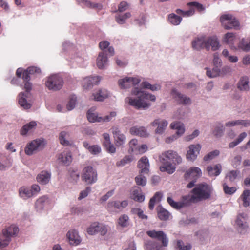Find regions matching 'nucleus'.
<instances>
[{"label": "nucleus", "mask_w": 250, "mask_h": 250, "mask_svg": "<svg viewBox=\"0 0 250 250\" xmlns=\"http://www.w3.org/2000/svg\"><path fill=\"white\" fill-rule=\"evenodd\" d=\"M223 187L224 191L227 194L231 195L236 191V188L235 187H233L229 188L228 186L226 183H224Z\"/></svg>", "instance_id": "57"}, {"label": "nucleus", "mask_w": 250, "mask_h": 250, "mask_svg": "<svg viewBox=\"0 0 250 250\" xmlns=\"http://www.w3.org/2000/svg\"><path fill=\"white\" fill-rule=\"evenodd\" d=\"M58 160H59L63 165L69 166L72 161L71 154L69 151H64L59 154Z\"/></svg>", "instance_id": "23"}, {"label": "nucleus", "mask_w": 250, "mask_h": 250, "mask_svg": "<svg viewBox=\"0 0 250 250\" xmlns=\"http://www.w3.org/2000/svg\"><path fill=\"white\" fill-rule=\"evenodd\" d=\"M131 198L135 201L142 202L145 200V196L139 188L133 189L131 194Z\"/></svg>", "instance_id": "27"}, {"label": "nucleus", "mask_w": 250, "mask_h": 250, "mask_svg": "<svg viewBox=\"0 0 250 250\" xmlns=\"http://www.w3.org/2000/svg\"><path fill=\"white\" fill-rule=\"evenodd\" d=\"M48 202V197L46 196H43L39 198L36 202V207L39 209L43 208L45 204Z\"/></svg>", "instance_id": "45"}, {"label": "nucleus", "mask_w": 250, "mask_h": 250, "mask_svg": "<svg viewBox=\"0 0 250 250\" xmlns=\"http://www.w3.org/2000/svg\"><path fill=\"white\" fill-rule=\"evenodd\" d=\"M192 48L197 50H200L202 49L205 48L207 50H209V45L208 42H206V38L202 36L196 38L192 42Z\"/></svg>", "instance_id": "12"}, {"label": "nucleus", "mask_w": 250, "mask_h": 250, "mask_svg": "<svg viewBox=\"0 0 250 250\" xmlns=\"http://www.w3.org/2000/svg\"><path fill=\"white\" fill-rule=\"evenodd\" d=\"M120 204V202L118 201L109 202L107 204V208L109 210L111 209L112 208L121 210V208Z\"/></svg>", "instance_id": "58"}, {"label": "nucleus", "mask_w": 250, "mask_h": 250, "mask_svg": "<svg viewBox=\"0 0 250 250\" xmlns=\"http://www.w3.org/2000/svg\"><path fill=\"white\" fill-rule=\"evenodd\" d=\"M41 69L37 67H29L26 70H24L22 79L24 81H30V75L39 74L41 73Z\"/></svg>", "instance_id": "22"}, {"label": "nucleus", "mask_w": 250, "mask_h": 250, "mask_svg": "<svg viewBox=\"0 0 250 250\" xmlns=\"http://www.w3.org/2000/svg\"><path fill=\"white\" fill-rule=\"evenodd\" d=\"M146 233L150 237L161 241L163 246H167L168 242V239L163 231L149 230L147 231Z\"/></svg>", "instance_id": "10"}, {"label": "nucleus", "mask_w": 250, "mask_h": 250, "mask_svg": "<svg viewBox=\"0 0 250 250\" xmlns=\"http://www.w3.org/2000/svg\"><path fill=\"white\" fill-rule=\"evenodd\" d=\"M129 152L133 153L134 152V149H136L138 146V141L137 139H133L129 143Z\"/></svg>", "instance_id": "59"}, {"label": "nucleus", "mask_w": 250, "mask_h": 250, "mask_svg": "<svg viewBox=\"0 0 250 250\" xmlns=\"http://www.w3.org/2000/svg\"><path fill=\"white\" fill-rule=\"evenodd\" d=\"M236 40L235 35L233 33H227L224 37L223 41L230 46L233 45Z\"/></svg>", "instance_id": "40"}, {"label": "nucleus", "mask_w": 250, "mask_h": 250, "mask_svg": "<svg viewBox=\"0 0 250 250\" xmlns=\"http://www.w3.org/2000/svg\"><path fill=\"white\" fill-rule=\"evenodd\" d=\"M142 87L146 89H150L152 91H157L160 89V85L159 84L152 85L147 82H144L141 84Z\"/></svg>", "instance_id": "47"}, {"label": "nucleus", "mask_w": 250, "mask_h": 250, "mask_svg": "<svg viewBox=\"0 0 250 250\" xmlns=\"http://www.w3.org/2000/svg\"><path fill=\"white\" fill-rule=\"evenodd\" d=\"M160 161L163 164L160 169L162 172L173 173L175 170V166L182 163V159L177 152L168 150L163 152L160 157Z\"/></svg>", "instance_id": "1"}, {"label": "nucleus", "mask_w": 250, "mask_h": 250, "mask_svg": "<svg viewBox=\"0 0 250 250\" xmlns=\"http://www.w3.org/2000/svg\"><path fill=\"white\" fill-rule=\"evenodd\" d=\"M51 174L47 171H42L38 174L36 179L38 182L42 185H46L51 179Z\"/></svg>", "instance_id": "21"}, {"label": "nucleus", "mask_w": 250, "mask_h": 250, "mask_svg": "<svg viewBox=\"0 0 250 250\" xmlns=\"http://www.w3.org/2000/svg\"><path fill=\"white\" fill-rule=\"evenodd\" d=\"M222 170L221 165L219 164L213 166H209L207 167V171L209 176H217Z\"/></svg>", "instance_id": "24"}, {"label": "nucleus", "mask_w": 250, "mask_h": 250, "mask_svg": "<svg viewBox=\"0 0 250 250\" xmlns=\"http://www.w3.org/2000/svg\"><path fill=\"white\" fill-rule=\"evenodd\" d=\"M107 58L104 52H101L97 59V65L99 69H103L107 64Z\"/></svg>", "instance_id": "25"}, {"label": "nucleus", "mask_w": 250, "mask_h": 250, "mask_svg": "<svg viewBox=\"0 0 250 250\" xmlns=\"http://www.w3.org/2000/svg\"><path fill=\"white\" fill-rule=\"evenodd\" d=\"M191 193V201L197 202L209 198L211 190L207 184H201L194 188L192 190Z\"/></svg>", "instance_id": "4"}, {"label": "nucleus", "mask_w": 250, "mask_h": 250, "mask_svg": "<svg viewBox=\"0 0 250 250\" xmlns=\"http://www.w3.org/2000/svg\"><path fill=\"white\" fill-rule=\"evenodd\" d=\"M240 172L238 170H232L227 173L226 178L228 179L230 182H233L237 177Z\"/></svg>", "instance_id": "49"}, {"label": "nucleus", "mask_w": 250, "mask_h": 250, "mask_svg": "<svg viewBox=\"0 0 250 250\" xmlns=\"http://www.w3.org/2000/svg\"><path fill=\"white\" fill-rule=\"evenodd\" d=\"M82 179L88 184H92L97 180V171L91 166H86L83 170Z\"/></svg>", "instance_id": "6"}, {"label": "nucleus", "mask_w": 250, "mask_h": 250, "mask_svg": "<svg viewBox=\"0 0 250 250\" xmlns=\"http://www.w3.org/2000/svg\"><path fill=\"white\" fill-rule=\"evenodd\" d=\"M157 210L158 217L161 220L166 221L168 219L170 214L167 210L161 206H159Z\"/></svg>", "instance_id": "32"}, {"label": "nucleus", "mask_w": 250, "mask_h": 250, "mask_svg": "<svg viewBox=\"0 0 250 250\" xmlns=\"http://www.w3.org/2000/svg\"><path fill=\"white\" fill-rule=\"evenodd\" d=\"M182 20V18L176 15L174 13H171L168 15L167 21L173 25H178L180 24Z\"/></svg>", "instance_id": "34"}, {"label": "nucleus", "mask_w": 250, "mask_h": 250, "mask_svg": "<svg viewBox=\"0 0 250 250\" xmlns=\"http://www.w3.org/2000/svg\"><path fill=\"white\" fill-rule=\"evenodd\" d=\"M101 147L98 145H92L89 148V152L92 154H97L101 152Z\"/></svg>", "instance_id": "64"}, {"label": "nucleus", "mask_w": 250, "mask_h": 250, "mask_svg": "<svg viewBox=\"0 0 250 250\" xmlns=\"http://www.w3.org/2000/svg\"><path fill=\"white\" fill-rule=\"evenodd\" d=\"M239 47L244 51H248L250 50V41L249 43L242 40L239 44Z\"/></svg>", "instance_id": "61"}, {"label": "nucleus", "mask_w": 250, "mask_h": 250, "mask_svg": "<svg viewBox=\"0 0 250 250\" xmlns=\"http://www.w3.org/2000/svg\"><path fill=\"white\" fill-rule=\"evenodd\" d=\"M162 197V194L160 192H157L150 199L149 202V208L150 210L154 208V205L156 202L161 201Z\"/></svg>", "instance_id": "38"}, {"label": "nucleus", "mask_w": 250, "mask_h": 250, "mask_svg": "<svg viewBox=\"0 0 250 250\" xmlns=\"http://www.w3.org/2000/svg\"><path fill=\"white\" fill-rule=\"evenodd\" d=\"M131 16L130 12H127L124 14H118L115 16L116 22L120 24L125 23L126 19L129 18Z\"/></svg>", "instance_id": "39"}, {"label": "nucleus", "mask_w": 250, "mask_h": 250, "mask_svg": "<svg viewBox=\"0 0 250 250\" xmlns=\"http://www.w3.org/2000/svg\"><path fill=\"white\" fill-rule=\"evenodd\" d=\"M63 84V81L61 77L58 74H53L47 78L45 85L48 89L57 91L61 89Z\"/></svg>", "instance_id": "5"}, {"label": "nucleus", "mask_w": 250, "mask_h": 250, "mask_svg": "<svg viewBox=\"0 0 250 250\" xmlns=\"http://www.w3.org/2000/svg\"><path fill=\"white\" fill-rule=\"evenodd\" d=\"M220 21L226 29L232 28L238 29L240 24L239 21L232 15L225 14L221 16Z\"/></svg>", "instance_id": "7"}, {"label": "nucleus", "mask_w": 250, "mask_h": 250, "mask_svg": "<svg viewBox=\"0 0 250 250\" xmlns=\"http://www.w3.org/2000/svg\"><path fill=\"white\" fill-rule=\"evenodd\" d=\"M132 161L131 156L127 155L125 156L122 160L116 163L117 167H123L125 165L130 163Z\"/></svg>", "instance_id": "50"}, {"label": "nucleus", "mask_w": 250, "mask_h": 250, "mask_svg": "<svg viewBox=\"0 0 250 250\" xmlns=\"http://www.w3.org/2000/svg\"><path fill=\"white\" fill-rule=\"evenodd\" d=\"M167 202L169 205L173 208L178 209L182 208L184 206V203L182 202H178L174 201L171 197H168Z\"/></svg>", "instance_id": "44"}, {"label": "nucleus", "mask_w": 250, "mask_h": 250, "mask_svg": "<svg viewBox=\"0 0 250 250\" xmlns=\"http://www.w3.org/2000/svg\"><path fill=\"white\" fill-rule=\"evenodd\" d=\"M77 98L75 96H72L67 104V109L68 110H71L74 108L76 104Z\"/></svg>", "instance_id": "56"}, {"label": "nucleus", "mask_w": 250, "mask_h": 250, "mask_svg": "<svg viewBox=\"0 0 250 250\" xmlns=\"http://www.w3.org/2000/svg\"><path fill=\"white\" fill-rule=\"evenodd\" d=\"M167 122L164 119H157L152 123L151 125L154 127H156L155 132L157 134H162L166 129L167 125Z\"/></svg>", "instance_id": "14"}, {"label": "nucleus", "mask_w": 250, "mask_h": 250, "mask_svg": "<svg viewBox=\"0 0 250 250\" xmlns=\"http://www.w3.org/2000/svg\"><path fill=\"white\" fill-rule=\"evenodd\" d=\"M112 130L116 145L120 146L125 144L126 137L121 133L119 129L117 127H113Z\"/></svg>", "instance_id": "13"}, {"label": "nucleus", "mask_w": 250, "mask_h": 250, "mask_svg": "<svg viewBox=\"0 0 250 250\" xmlns=\"http://www.w3.org/2000/svg\"><path fill=\"white\" fill-rule=\"evenodd\" d=\"M118 224L122 227H126L129 225V217L126 214L122 215L118 219Z\"/></svg>", "instance_id": "46"}, {"label": "nucleus", "mask_w": 250, "mask_h": 250, "mask_svg": "<svg viewBox=\"0 0 250 250\" xmlns=\"http://www.w3.org/2000/svg\"><path fill=\"white\" fill-rule=\"evenodd\" d=\"M26 97V96L24 93H20L19 94L18 102L21 106L22 107L25 109H28L30 108L31 105L27 102Z\"/></svg>", "instance_id": "33"}, {"label": "nucleus", "mask_w": 250, "mask_h": 250, "mask_svg": "<svg viewBox=\"0 0 250 250\" xmlns=\"http://www.w3.org/2000/svg\"><path fill=\"white\" fill-rule=\"evenodd\" d=\"M117 116V112L115 111H112L109 113L108 115H107L104 117H102L101 118V122H109L115 118Z\"/></svg>", "instance_id": "52"}, {"label": "nucleus", "mask_w": 250, "mask_h": 250, "mask_svg": "<svg viewBox=\"0 0 250 250\" xmlns=\"http://www.w3.org/2000/svg\"><path fill=\"white\" fill-rule=\"evenodd\" d=\"M45 143L43 139H36L28 144L25 148V152L27 155H31L39 148H42Z\"/></svg>", "instance_id": "9"}, {"label": "nucleus", "mask_w": 250, "mask_h": 250, "mask_svg": "<svg viewBox=\"0 0 250 250\" xmlns=\"http://www.w3.org/2000/svg\"><path fill=\"white\" fill-rule=\"evenodd\" d=\"M224 129L222 125H220V126H216L213 132V134L217 136L220 137L222 136L223 133Z\"/></svg>", "instance_id": "63"}, {"label": "nucleus", "mask_w": 250, "mask_h": 250, "mask_svg": "<svg viewBox=\"0 0 250 250\" xmlns=\"http://www.w3.org/2000/svg\"><path fill=\"white\" fill-rule=\"evenodd\" d=\"M99 228V223L94 222L92 223L88 228L87 230V233L90 235H94L98 232Z\"/></svg>", "instance_id": "51"}, {"label": "nucleus", "mask_w": 250, "mask_h": 250, "mask_svg": "<svg viewBox=\"0 0 250 250\" xmlns=\"http://www.w3.org/2000/svg\"><path fill=\"white\" fill-rule=\"evenodd\" d=\"M67 133L64 131L61 132L59 135V140L61 144L64 146H67L69 144V142L65 139V137L66 136Z\"/></svg>", "instance_id": "62"}, {"label": "nucleus", "mask_w": 250, "mask_h": 250, "mask_svg": "<svg viewBox=\"0 0 250 250\" xmlns=\"http://www.w3.org/2000/svg\"><path fill=\"white\" fill-rule=\"evenodd\" d=\"M133 95L138 96L137 98L133 99L127 98L130 105L135 107L137 109H146L148 108L150 104L145 101L146 100H149L154 101L156 99L155 96L140 90L138 88H135L132 91Z\"/></svg>", "instance_id": "2"}, {"label": "nucleus", "mask_w": 250, "mask_h": 250, "mask_svg": "<svg viewBox=\"0 0 250 250\" xmlns=\"http://www.w3.org/2000/svg\"><path fill=\"white\" fill-rule=\"evenodd\" d=\"M95 109L91 108L87 112V118L88 120L91 123L101 122V118L102 117L98 116L97 114L94 113Z\"/></svg>", "instance_id": "30"}, {"label": "nucleus", "mask_w": 250, "mask_h": 250, "mask_svg": "<svg viewBox=\"0 0 250 250\" xmlns=\"http://www.w3.org/2000/svg\"><path fill=\"white\" fill-rule=\"evenodd\" d=\"M215 66L212 69V71H210L206 68L207 75L210 78L216 77L218 76L222 75V72L220 69L218 68V65Z\"/></svg>", "instance_id": "43"}, {"label": "nucleus", "mask_w": 250, "mask_h": 250, "mask_svg": "<svg viewBox=\"0 0 250 250\" xmlns=\"http://www.w3.org/2000/svg\"><path fill=\"white\" fill-rule=\"evenodd\" d=\"M206 42H208L209 45V50L210 47L213 51L217 50L219 47V43L217 38L216 37H210L206 39Z\"/></svg>", "instance_id": "28"}, {"label": "nucleus", "mask_w": 250, "mask_h": 250, "mask_svg": "<svg viewBox=\"0 0 250 250\" xmlns=\"http://www.w3.org/2000/svg\"><path fill=\"white\" fill-rule=\"evenodd\" d=\"M67 238L71 245L77 246L80 243L81 239L78 235V232L75 230H71L67 234Z\"/></svg>", "instance_id": "20"}, {"label": "nucleus", "mask_w": 250, "mask_h": 250, "mask_svg": "<svg viewBox=\"0 0 250 250\" xmlns=\"http://www.w3.org/2000/svg\"><path fill=\"white\" fill-rule=\"evenodd\" d=\"M201 146L199 144L191 145L189 146V150L187 154V158L191 161H194L199 154Z\"/></svg>", "instance_id": "15"}, {"label": "nucleus", "mask_w": 250, "mask_h": 250, "mask_svg": "<svg viewBox=\"0 0 250 250\" xmlns=\"http://www.w3.org/2000/svg\"><path fill=\"white\" fill-rule=\"evenodd\" d=\"M202 174V171L198 167H193L186 171L184 175L185 179L193 178L196 179L200 177Z\"/></svg>", "instance_id": "17"}, {"label": "nucleus", "mask_w": 250, "mask_h": 250, "mask_svg": "<svg viewBox=\"0 0 250 250\" xmlns=\"http://www.w3.org/2000/svg\"><path fill=\"white\" fill-rule=\"evenodd\" d=\"M170 126L172 129L177 130V131L176 134L166 138L165 142L167 143H170L176 140L178 137L184 133L185 130L184 124L179 122L172 123Z\"/></svg>", "instance_id": "8"}, {"label": "nucleus", "mask_w": 250, "mask_h": 250, "mask_svg": "<svg viewBox=\"0 0 250 250\" xmlns=\"http://www.w3.org/2000/svg\"><path fill=\"white\" fill-rule=\"evenodd\" d=\"M19 195L24 199L29 198L34 195L33 191L27 187H22L19 189Z\"/></svg>", "instance_id": "29"}, {"label": "nucleus", "mask_w": 250, "mask_h": 250, "mask_svg": "<svg viewBox=\"0 0 250 250\" xmlns=\"http://www.w3.org/2000/svg\"><path fill=\"white\" fill-rule=\"evenodd\" d=\"M37 125V123L35 121H31L28 124L25 125L21 129L20 133L21 135H25L27 133L35 128Z\"/></svg>", "instance_id": "35"}, {"label": "nucleus", "mask_w": 250, "mask_h": 250, "mask_svg": "<svg viewBox=\"0 0 250 250\" xmlns=\"http://www.w3.org/2000/svg\"><path fill=\"white\" fill-rule=\"evenodd\" d=\"M241 198L243 202V205L245 207H248L250 205V190L246 189L245 190L242 194L241 195Z\"/></svg>", "instance_id": "42"}, {"label": "nucleus", "mask_w": 250, "mask_h": 250, "mask_svg": "<svg viewBox=\"0 0 250 250\" xmlns=\"http://www.w3.org/2000/svg\"><path fill=\"white\" fill-rule=\"evenodd\" d=\"M147 149V146L146 145H141L138 146L136 149H134V152L133 153L135 155L142 154L145 153Z\"/></svg>", "instance_id": "53"}, {"label": "nucleus", "mask_w": 250, "mask_h": 250, "mask_svg": "<svg viewBox=\"0 0 250 250\" xmlns=\"http://www.w3.org/2000/svg\"><path fill=\"white\" fill-rule=\"evenodd\" d=\"M101 80L99 76L87 77L83 81V86L85 89L91 87L93 84H97Z\"/></svg>", "instance_id": "19"}, {"label": "nucleus", "mask_w": 250, "mask_h": 250, "mask_svg": "<svg viewBox=\"0 0 250 250\" xmlns=\"http://www.w3.org/2000/svg\"><path fill=\"white\" fill-rule=\"evenodd\" d=\"M172 94L176 100L180 104H188L191 103L190 99L182 94L175 89L172 90Z\"/></svg>", "instance_id": "18"}, {"label": "nucleus", "mask_w": 250, "mask_h": 250, "mask_svg": "<svg viewBox=\"0 0 250 250\" xmlns=\"http://www.w3.org/2000/svg\"><path fill=\"white\" fill-rule=\"evenodd\" d=\"M235 125H242L244 127L250 126V120H238L234 121Z\"/></svg>", "instance_id": "60"}, {"label": "nucleus", "mask_w": 250, "mask_h": 250, "mask_svg": "<svg viewBox=\"0 0 250 250\" xmlns=\"http://www.w3.org/2000/svg\"><path fill=\"white\" fill-rule=\"evenodd\" d=\"M175 248L178 250H191L192 246L190 243H187L184 245L183 241L181 240L176 241Z\"/></svg>", "instance_id": "41"}, {"label": "nucleus", "mask_w": 250, "mask_h": 250, "mask_svg": "<svg viewBox=\"0 0 250 250\" xmlns=\"http://www.w3.org/2000/svg\"><path fill=\"white\" fill-rule=\"evenodd\" d=\"M37 125V123L35 121H31L28 124L25 125L21 129L20 133L21 135H25L27 133L35 128Z\"/></svg>", "instance_id": "36"}, {"label": "nucleus", "mask_w": 250, "mask_h": 250, "mask_svg": "<svg viewBox=\"0 0 250 250\" xmlns=\"http://www.w3.org/2000/svg\"><path fill=\"white\" fill-rule=\"evenodd\" d=\"M146 248L148 250H163L162 246L154 241L148 242L146 245Z\"/></svg>", "instance_id": "48"}, {"label": "nucleus", "mask_w": 250, "mask_h": 250, "mask_svg": "<svg viewBox=\"0 0 250 250\" xmlns=\"http://www.w3.org/2000/svg\"><path fill=\"white\" fill-rule=\"evenodd\" d=\"M108 95V91L106 90H99L97 93L93 94L92 99L95 101H102L107 98Z\"/></svg>", "instance_id": "31"}, {"label": "nucleus", "mask_w": 250, "mask_h": 250, "mask_svg": "<svg viewBox=\"0 0 250 250\" xmlns=\"http://www.w3.org/2000/svg\"><path fill=\"white\" fill-rule=\"evenodd\" d=\"M246 214L244 213L240 214L238 215L236 220V224L241 233H244V231L246 230L248 228L246 221Z\"/></svg>", "instance_id": "16"}, {"label": "nucleus", "mask_w": 250, "mask_h": 250, "mask_svg": "<svg viewBox=\"0 0 250 250\" xmlns=\"http://www.w3.org/2000/svg\"><path fill=\"white\" fill-rule=\"evenodd\" d=\"M187 5L195 7L199 12L203 11L205 9L204 5L198 2H190L187 3Z\"/></svg>", "instance_id": "55"}, {"label": "nucleus", "mask_w": 250, "mask_h": 250, "mask_svg": "<svg viewBox=\"0 0 250 250\" xmlns=\"http://www.w3.org/2000/svg\"><path fill=\"white\" fill-rule=\"evenodd\" d=\"M140 80L137 78L126 77L118 81L119 85L121 88H128L138 84Z\"/></svg>", "instance_id": "11"}, {"label": "nucleus", "mask_w": 250, "mask_h": 250, "mask_svg": "<svg viewBox=\"0 0 250 250\" xmlns=\"http://www.w3.org/2000/svg\"><path fill=\"white\" fill-rule=\"evenodd\" d=\"M130 133L132 135H138L141 137H146L148 136V133L146 129L143 126L137 127L133 126L129 130Z\"/></svg>", "instance_id": "26"}, {"label": "nucleus", "mask_w": 250, "mask_h": 250, "mask_svg": "<svg viewBox=\"0 0 250 250\" xmlns=\"http://www.w3.org/2000/svg\"><path fill=\"white\" fill-rule=\"evenodd\" d=\"M249 79L247 77H243L241 78L238 83V88L241 91H247L249 89Z\"/></svg>", "instance_id": "37"}, {"label": "nucleus", "mask_w": 250, "mask_h": 250, "mask_svg": "<svg viewBox=\"0 0 250 250\" xmlns=\"http://www.w3.org/2000/svg\"><path fill=\"white\" fill-rule=\"evenodd\" d=\"M219 154V151L218 150H215L212 151L204 156V161H208L212 160L216 156H217Z\"/></svg>", "instance_id": "54"}, {"label": "nucleus", "mask_w": 250, "mask_h": 250, "mask_svg": "<svg viewBox=\"0 0 250 250\" xmlns=\"http://www.w3.org/2000/svg\"><path fill=\"white\" fill-rule=\"evenodd\" d=\"M138 167L140 169L139 174L135 177V181L137 185L144 187L147 181L145 175H148L149 173V164L146 157L144 156L139 160Z\"/></svg>", "instance_id": "3"}]
</instances>
